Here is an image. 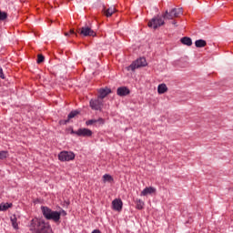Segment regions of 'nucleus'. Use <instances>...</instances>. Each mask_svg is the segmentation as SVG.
Returning <instances> with one entry per match:
<instances>
[{
	"label": "nucleus",
	"instance_id": "b1692460",
	"mask_svg": "<svg viewBox=\"0 0 233 233\" xmlns=\"http://www.w3.org/2000/svg\"><path fill=\"white\" fill-rule=\"evenodd\" d=\"M6 17H8L6 13L0 11V21H5V19H6Z\"/></svg>",
	"mask_w": 233,
	"mask_h": 233
},
{
	"label": "nucleus",
	"instance_id": "9b49d317",
	"mask_svg": "<svg viewBox=\"0 0 233 233\" xmlns=\"http://www.w3.org/2000/svg\"><path fill=\"white\" fill-rule=\"evenodd\" d=\"M116 94L120 97H124L125 96H128V94H130V89H128L127 86H121L117 88Z\"/></svg>",
	"mask_w": 233,
	"mask_h": 233
},
{
	"label": "nucleus",
	"instance_id": "bb28decb",
	"mask_svg": "<svg viewBox=\"0 0 233 233\" xmlns=\"http://www.w3.org/2000/svg\"><path fill=\"white\" fill-rule=\"evenodd\" d=\"M43 61H45V56L43 55H38L37 56V63H43Z\"/></svg>",
	"mask_w": 233,
	"mask_h": 233
},
{
	"label": "nucleus",
	"instance_id": "5701e85b",
	"mask_svg": "<svg viewBox=\"0 0 233 233\" xmlns=\"http://www.w3.org/2000/svg\"><path fill=\"white\" fill-rule=\"evenodd\" d=\"M8 157L7 151H0V159H6Z\"/></svg>",
	"mask_w": 233,
	"mask_h": 233
},
{
	"label": "nucleus",
	"instance_id": "ddd939ff",
	"mask_svg": "<svg viewBox=\"0 0 233 233\" xmlns=\"http://www.w3.org/2000/svg\"><path fill=\"white\" fill-rule=\"evenodd\" d=\"M103 12H104V15H106V17H112V15H114V14H116V12L117 11L116 10L115 6H111L107 9L104 7Z\"/></svg>",
	"mask_w": 233,
	"mask_h": 233
},
{
	"label": "nucleus",
	"instance_id": "f257e3e1",
	"mask_svg": "<svg viewBox=\"0 0 233 233\" xmlns=\"http://www.w3.org/2000/svg\"><path fill=\"white\" fill-rule=\"evenodd\" d=\"M30 230L35 233H52V228L50 227V224L37 218H35L31 220Z\"/></svg>",
	"mask_w": 233,
	"mask_h": 233
},
{
	"label": "nucleus",
	"instance_id": "f8f14e48",
	"mask_svg": "<svg viewBox=\"0 0 233 233\" xmlns=\"http://www.w3.org/2000/svg\"><path fill=\"white\" fill-rule=\"evenodd\" d=\"M157 189L154 187H147L146 188H144L141 193L140 196H151V194H156Z\"/></svg>",
	"mask_w": 233,
	"mask_h": 233
},
{
	"label": "nucleus",
	"instance_id": "a211bd4d",
	"mask_svg": "<svg viewBox=\"0 0 233 233\" xmlns=\"http://www.w3.org/2000/svg\"><path fill=\"white\" fill-rule=\"evenodd\" d=\"M168 91V87L167 86V84H160L157 86V92L158 94H165V92Z\"/></svg>",
	"mask_w": 233,
	"mask_h": 233
},
{
	"label": "nucleus",
	"instance_id": "20e7f679",
	"mask_svg": "<svg viewBox=\"0 0 233 233\" xmlns=\"http://www.w3.org/2000/svg\"><path fill=\"white\" fill-rule=\"evenodd\" d=\"M165 25V20L163 19V16H155L153 17L148 23L147 26L149 28H153L156 30L157 28H159V26H163Z\"/></svg>",
	"mask_w": 233,
	"mask_h": 233
},
{
	"label": "nucleus",
	"instance_id": "0eeeda50",
	"mask_svg": "<svg viewBox=\"0 0 233 233\" xmlns=\"http://www.w3.org/2000/svg\"><path fill=\"white\" fill-rule=\"evenodd\" d=\"M71 134H75L79 137H92V130L88 128H79L77 131L72 130Z\"/></svg>",
	"mask_w": 233,
	"mask_h": 233
},
{
	"label": "nucleus",
	"instance_id": "cd10ccee",
	"mask_svg": "<svg viewBox=\"0 0 233 233\" xmlns=\"http://www.w3.org/2000/svg\"><path fill=\"white\" fill-rule=\"evenodd\" d=\"M74 34H75V35H77V34H76V32L74 31V29H70L69 33H65V35H66V36H68V35H74Z\"/></svg>",
	"mask_w": 233,
	"mask_h": 233
},
{
	"label": "nucleus",
	"instance_id": "2eb2a0df",
	"mask_svg": "<svg viewBox=\"0 0 233 233\" xmlns=\"http://www.w3.org/2000/svg\"><path fill=\"white\" fill-rule=\"evenodd\" d=\"M180 43L186 46H192V38L188 36H184L180 39Z\"/></svg>",
	"mask_w": 233,
	"mask_h": 233
},
{
	"label": "nucleus",
	"instance_id": "7c9ffc66",
	"mask_svg": "<svg viewBox=\"0 0 233 233\" xmlns=\"http://www.w3.org/2000/svg\"><path fill=\"white\" fill-rule=\"evenodd\" d=\"M92 233H101V230H99V229H95V230L92 231Z\"/></svg>",
	"mask_w": 233,
	"mask_h": 233
},
{
	"label": "nucleus",
	"instance_id": "423d86ee",
	"mask_svg": "<svg viewBox=\"0 0 233 233\" xmlns=\"http://www.w3.org/2000/svg\"><path fill=\"white\" fill-rule=\"evenodd\" d=\"M141 66H147V59L145 57H140L137 61L133 62L130 66L127 67V70L134 72L137 68H141Z\"/></svg>",
	"mask_w": 233,
	"mask_h": 233
},
{
	"label": "nucleus",
	"instance_id": "1a4fd4ad",
	"mask_svg": "<svg viewBox=\"0 0 233 233\" xmlns=\"http://www.w3.org/2000/svg\"><path fill=\"white\" fill-rule=\"evenodd\" d=\"M112 208L113 210H116V212H121L123 210V201L119 198H116L112 201Z\"/></svg>",
	"mask_w": 233,
	"mask_h": 233
},
{
	"label": "nucleus",
	"instance_id": "9d476101",
	"mask_svg": "<svg viewBox=\"0 0 233 233\" xmlns=\"http://www.w3.org/2000/svg\"><path fill=\"white\" fill-rule=\"evenodd\" d=\"M112 90H110V88L106 87V88H100L98 90V99H101L103 101L104 97H106V96H108V94H111Z\"/></svg>",
	"mask_w": 233,
	"mask_h": 233
},
{
	"label": "nucleus",
	"instance_id": "6e6552de",
	"mask_svg": "<svg viewBox=\"0 0 233 233\" xmlns=\"http://www.w3.org/2000/svg\"><path fill=\"white\" fill-rule=\"evenodd\" d=\"M89 106L92 108V110H102L103 108V100L99 97L96 99H91L89 102Z\"/></svg>",
	"mask_w": 233,
	"mask_h": 233
},
{
	"label": "nucleus",
	"instance_id": "393cba45",
	"mask_svg": "<svg viewBox=\"0 0 233 233\" xmlns=\"http://www.w3.org/2000/svg\"><path fill=\"white\" fill-rule=\"evenodd\" d=\"M95 123H97V120H96V119H90V120H87V121L86 122V125L87 127H90V126L94 125Z\"/></svg>",
	"mask_w": 233,
	"mask_h": 233
},
{
	"label": "nucleus",
	"instance_id": "39448f33",
	"mask_svg": "<svg viewBox=\"0 0 233 233\" xmlns=\"http://www.w3.org/2000/svg\"><path fill=\"white\" fill-rule=\"evenodd\" d=\"M77 33L80 35H83L84 37H96V33L94 30H92V28L88 25H85L81 28L77 29Z\"/></svg>",
	"mask_w": 233,
	"mask_h": 233
},
{
	"label": "nucleus",
	"instance_id": "c85d7f7f",
	"mask_svg": "<svg viewBox=\"0 0 233 233\" xmlns=\"http://www.w3.org/2000/svg\"><path fill=\"white\" fill-rule=\"evenodd\" d=\"M96 123H100V125H105V119H103V118H98V119L96 120Z\"/></svg>",
	"mask_w": 233,
	"mask_h": 233
},
{
	"label": "nucleus",
	"instance_id": "4be33fe9",
	"mask_svg": "<svg viewBox=\"0 0 233 233\" xmlns=\"http://www.w3.org/2000/svg\"><path fill=\"white\" fill-rule=\"evenodd\" d=\"M11 223H12L13 228L15 230H17L19 228V224H17V218H15V217L11 218Z\"/></svg>",
	"mask_w": 233,
	"mask_h": 233
},
{
	"label": "nucleus",
	"instance_id": "f3484780",
	"mask_svg": "<svg viewBox=\"0 0 233 233\" xmlns=\"http://www.w3.org/2000/svg\"><path fill=\"white\" fill-rule=\"evenodd\" d=\"M195 46L197 48H205V46H207V41L203 39L196 40Z\"/></svg>",
	"mask_w": 233,
	"mask_h": 233
},
{
	"label": "nucleus",
	"instance_id": "4468645a",
	"mask_svg": "<svg viewBox=\"0 0 233 233\" xmlns=\"http://www.w3.org/2000/svg\"><path fill=\"white\" fill-rule=\"evenodd\" d=\"M162 17L164 21L165 19H174L176 17V9H172L169 13L167 11Z\"/></svg>",
	"mask_w": 233,
	"mask_h": 233
},
{
	"label": "nucleus",
	"instance_id": "7ed1b4c3",
	"mask_svg": "<svg viewBox=\"0 0 233 233\" xmlns=\"http://www.w3.org/2000/svg\"><path fill=\"white\" fill-rule=\"evenodd\" d=\"M76 159V153L73 151H61L58 154V160L62 162L74 161Z\"/></svg>",
	"mask_w": 233,
	"mask_h": 233
},
{
	"label": "nucleus",
	"instance_id": "c756f323",
	"mask_svg": "<svg viewBox=\"0 0 233 233\" xmlns=\"http://www.w3.org/2000/svg\"><path fill=\"white\" fill-rule=\"evenodd\" d=\"M0 77L5 79V74H3V68L0 67Z\"/></svg>",
	"mask_w": 233,
	"mask_h": 233
},
{
	"label": "nucleus",
	"instance_id": "aec40b11",
	"mask_svg": "<svg viewBox=\"0 0 233 233\" xmlns=\"http://www.w3.org/2000/svg\"><path fill=\"white\" fill-rule=\"evenodd\" d=\"M103 183H114V177L108 174H105L102 177Z\"/></svg>",
	"mask_w": 233,
	"mask_h": 233
},
{
	"label": "nucleus",
	"instance_id": "a878e982",
	"mask_svg": "<svg viewBox=\"0 0 233 233\" xmlns=\"http://www.w3.org/2000/svg\"><path fill=\"white\" fill-rule=\"evenodd\" d=\"M180 15H183V8H177L176 11V17H179Z\"/></svg>",
	"mask_w": 233,
	"mask_h": 233
},
{
	"label": "nucleus",
	"instance_id": "6ab92c4d",
	"mask_svg": "<svg viewBox=\"0 0 233 233\" xmlns=\"http://www.w3.org/2000/svg\"><path fill=\"white\" fill-rule=\"evenodd\" d=\"M79 111L75 110V111H71L67 116V120L65 121V124L66 125V123L70 122V119H74V117H76V116H78Z\"/></svg>",
	"mask_w": 233,
	"mask_h": 233
},
{
	"label": "nucleus",
	"instance_id": "f03ea898",
	"mask_svg": "<svg viewBox=\"0 0 233 233\" xmlns=\"http://www.w3.org/2000/svg\"><path fill=\"white\" fill-rule=\"evenodd\" d=\"M42 213L46 219H51L56 223H57V221L61 219V213H59L58 211H53L48 207H42Z\"/></svg>",
	"mask_w": 233,
	"mask_h": 233
},
{
	"label": "nucleus",
	"instance_id": "dca6fc26",
	"mask_svg": "<svg viewBox=\"0 0 233 233\" xmlns=\"http://www.w3.org/2000/svg\"><path fill=\"white\" fill-rule=\"evenodd\" d=\"M14 207V204L12 203H1L0 204V212H6L8 208H12Z\"/></svg>",
	"mask_w": 233,
	"mask_h": 233
},
{
	"label": "nucleus",
	"instance_id": "412c9836",
	"mask_svg": "<svg viewBox=\"0 0 233 233\" xmlns=\"http://www.w3.org/2000/svg\"><path fill=\"white\" fill-rule=\"evenodd\" d=\"M136 205V208L137 210H143V208H145V202H143L141 199H137Z\"/></svg>",
	"mask_w": 233,
	"mask_h": 233
}]
</instances>
